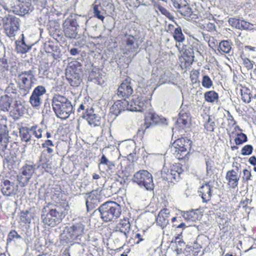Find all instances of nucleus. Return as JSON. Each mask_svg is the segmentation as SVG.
I'll return each instance as SVG.
<instances>
[{"label": "nucleus", "instance_id": "39", "mask_svg": "<svg viewBox=\"0 0 256 256\" xmlns=\"http://www.w3.org/2000/svg\"><path fill=\"white\" fill-rule=\"evenodd\" d=\"M16 50L18 52L21 54H25L30 49L31 46H28L26 44L24 39L22 41H16Z\"/></svg>", "mask_w": 256, "mask_h": 256}, {"label": "nucleus", "instance_id": "29", "mask_svg": "<svg viewBox=\"0 0 256 256\" xmlns=\"http://www.w3.org/2000/svg\"><path fill=\"white\" fill-rule=\"evenodd\" d=\"M201 246L194 243L192 246H187L184 250V254L186 256H196L198 254Z\"/></svg>", "mask_w": 256, "mask_h": 256}, {"label": "nucleus", "instance_id": "54", "mask_svg": "<svg viewBox=\"0 0 256 256\" xmlns=\"http://www.w3.org/2000/svg\"><path fill=\"white\" fill-rule=\"evenodd\" d=\"M17 178L19 184L22 186L28 184L30 180L26 176L22 174V170H21V172L18 175Z\"/></svg>", "mask_w": 256, "mask_h": 256}, {"label": "nucleus", "instance_id": "11", "mask_svg": "<svg viewBox=\"0 0 256 256\" xmlns=\"http://www.w3.org/2000/svg\"><path fill=\"white\" fill-rule=\"evenodd\" d=\"M134 180L140 186H144L147 190L154 188L153 178L151 173L146 170H140L134 174Z\"/></svg>", "mask_w": 256, "mask_h": 256}, {"label": "nucleus", "instance_id": "48", "mask_svg": "<svg viewBox=\"0 0 256 256\" xmlns=\"http://www.w3.org/2000/svg\"><path fill=\"white\" fill-rule=\"evenodd\" d=\"M194 56H190L188 55H184L183 60H181V66L186 68L189 67L194 62Z\"/></svg>", "mask_w": 256, "mask_h": 256}, {"label": "nucleus", "instance_id": "50", "mask_svg": "<svg viewBox=\"0 0 256 256\" xmlns=\"http://www.w3.org/2000/svg\"><path fill=\"white\" fill-rule=\"evenodd\" d=\"M248 137L245 134L240 132V134H237V136L234 138V142L236 144H242L244 142H247Z\"/></svg>", "mask_w": 256, "mask_h": 256}, {"label": "nucleus", "instance_id": "42", "mask_svg": "<svg viewBox=\"0 0 256 256\" xmlns=\"http://www.w3.org/2000/svg\"><path fill=\"white\" fill-rule=\"evenodd\" d=\"M20 218L24 223L30 224L32 220L34 218L33 214L30 212L29 210L21 211Z\"/></svg>", "mask_w": 256, "mask_h": 256}, {"label": "nucleus", "instance_id": "61", "mask_svg": "<svg viewBox=\"0 0 256 256\" xmlns=\"http://www.w3.org/2000/svg\"><path fill=\"white\" fill-rule=\"evenodd\" d=\"M148 128H146V126L145 124V122L144 121V122L142 126H140V128L138 129V132H136V136L140 140H142L144 136L145 132Z\"/></svg>", "mask_w": 256, "mask_h": 256}, {"label": "nucleus", "instance_id": "4", "mask_svg": "<svg viewBox=\"0 0 256 256\" xmlns=\"http://www.w3.org/2000/svg\"><path fill=\"white\" fill-rule=\"evenodd\" d=\"M30 0H8L6 2L2 1L0 3L7 11H12L15 14L24 15L30 10L32 6Z\"/></svg>", "mask_w": 256, "mask_h": 256}, {"label": "nucleus", "instance_id": "52", "mask_svg": "<svg viewBox=\"0 0 256 256\" xmlns=\"http://www.w3.org/2000/svg\"><path fill=\"white\" fill-rule=\"evenodd\" d=\"M22 236L20 234H18L17 232L15 230H10L8 236L6 238L7 242H11L13 240L15 239L21 238Z\"/></svg>", "mask_w": 256, "mask_h": 256}, {"label": "nucleus", "instance_id": "17", "mask_svg": "<svg viewBox=\"0 0 256 256\" xmlns=\"http://www.w3.org/2000/svg\"><path fill=\"white\" fill-rule=\"evenodd\" d=\"M226 180L229 188H238L240 181V175L234 170H228L226 175Z\"/></svg>", "mask_w": 256, "mask_h": 256}, {"label": "nucleus", "instance_id": "6", "mask_svg": "<svg viewBox=\"0 0 256 256\" xmlns=\"http://www.w3.org/2000/svg\"><path fill=\"white\" fill-rule=\"evenodd\" d=\"M82 65L80 62L74 60L70 62L66 69V78L70 86H78L82 82L81 75L82 73Z\"/></svg>", "mask_w": 256, "mask_h": 256}, {"label": "nucleus", "instance_id": "41", "mask_svg": "<svg viewBox=\"0 0 256 256\" xmlns=\"http://www.w3.org/2000/svg\"><path fill=\"white\" fill-rule=\"evenodd\" d=\"M172 36L174 41L176 42H182L185 40V36L182 34L180 26H178L172 32Z\"/></svg>", "mask_w": 256, "mask_h": 256}, {"label": "nucleus", "instance_id": "53", "mask_svg": "<svg viewBox=\"0 0 256 256\" xmlns=\"http://www.w3.org/2000/svg\"><path fill=\"white\" fill-rule=\"evenodd\" d=\"M215 123L210 117H208V120L204 125V128L208 132H213L214 130Z\"/></svg>", "mask_w": 256, "mask_h": 256}, {"label": "nucleus", "instance_id": "55", "mask_svg": "<svg viewBox=\"0 0 256 256\" xmlns=\"http://www.w3.org/2000/svg\"><path fill=\"white\" fill-rule=\"evenodd\" d=\"M30 130L32 132L33 134L38 139L42 136V130L37 125L33 126L30 128Z\"/></svg>", "mask_w": 256, "mask_h": 256}, {"label": "nucleus", "instance_id": "1", "mask_svg": "<svg viewBox=\"0 0 256 256\" xmlns=\"http://www.w3.org/2000/svg\"><path fill=\"white\" fill-rule=\"evenodd\" d=\"M52 202L48 203V212L42 214V222L44 226L54 227L60 224L68 213L69 204L66 198H62V192L53 196Z\"/></svg>", "mask_w": 256, "mask_h": 256}, {"label": "nucleus", "instance_id": "20", "mask_svg": "<svg viewBox=\"0 0 256 256\" xmlns=\"http://www.w3.org/2000/svg\"><path fill=\"white\" fill-rule=\"evenodd\" d=\"M170 212L169 209L163 208L161 209L156 216L158 224L162 228H164L169 224L170 219Z\"/></svg>", "mask_w": 256, "mask_h": 256}, {"label": "nucleus", "instance_id": "31", "mask_svg": "<svg viewBox=\"0 0 256 256\" xmlns=\"http://www.w3.org/2000/svg\"><path fill=\"white\" fill-rule=\"evenodd\" d=\"M232 48L231 42L228 40H222L218 46V50L222 54H225L231 52Z\"/></svg>", "mask_w": 256, "mask_h": 256}, {"label": "nucleus", "instance_id": "10", "mask_svg": "<svg viewBox=\"0 0 256 256\" xmlns=\"http://www.w3.org/2000/svg\"><path fill=\"white\" fill-rule=\"evenodd\" d=\"M18 80L20 90H24L25 94L28 93L34 80L33 71L28 70L21 72L18 76Z\"/></svg>", "mask_w": 256, "mask_h": 256}, {"label": "nucleus", "instance_id": "40", "mask_svg": "<svg viewBox=\"0 0 256 256\" xmlns=\"http://www.w3.org/2000/svg\"><path fill=\"white\" fill-rule=\"evenodd\" d=\"M101 164L106 165L108 168L107 171H112L115 168V164L114 162L110 161L104 154H102L100 159V162L98 164V167L100 168Z\"/></svg>", "mask_w": 256, "mask_h": 256}, {"label": "nucleus", "instance_id": "44", "mask_svg": "<svg viewBox=\"0 0 256 256\" xmlns=\"http://www.w3.org/2000/svg\"><path fill=\"white\" fill-rule=\"evenodd\" d=\"M178 12L183 16L190 18L192 14V9L190 8L188 4L182 5V4Z\"/></svg>", "mask_w": 256, "mask_h": 256}, {"label": "nucleus", "instance_id": "60", "mask_svg": "<svg viewBox=\"0 0 256 256\" xmlns=\"http://www.w3.org/2000/svg\"><path fill=\"white\" fill-rule=\"evenodd\" d=\"M34 92L36 94L38 98H40V96H42L45 94L46 92V88L42 86H38L33 90Z\"/></svg>", "mask_w": 256, "mask_h": 256}, {"label": "nucleus", "instance_id": "45", "mask_svg": "<svg viewBox=\"0 0 256 256\" xmlns=\"http://www.w3.org/2000/svg\"><path fill=\"white\" fill-rule=\"evenodd\" d=\"M54 146L52 140H46L43 144H42V146L46 151V152L48 154H52V153L54 152V149L52 148V147H54Z\"/></svg>", "mask_w": 256, "mask_h": 256}, {"label": "nucleus", "instance_id": "15", "mask_svg": "<svg viewBox=\"0 0 256 256\" xmlns=\"http://www.w3.org/2000/svg\"><path fill=\"white\" fill-rule=\"evenodd\" d=\"M78 26L76 20H66L63 24L65 36L68 38H76L78 34L76 32Z\"/></svg>", "mask_w": 256, "mask_h": 256}, {"label": "nucleus", "instance_id": "46", "mask_svg": "<svg viewBox=\"0 0 256 256\" xmlns=\"http://www.w3.org/2000/svg\"><path fill=\"white\" fill-rule=\"evenodd\" d=\"M171 221L172 223V226L175 228H179L184 229L186 228V224L181 222V216H174L171 218Z\"/></svg>", "mask_w": 256, "mask_h": 256}, {"label": "nucleus", "instance_id": "57", "mask_svg": "<svg viewBox=\"0 0 256 256\" xmlns=\"http://www.w3.org/2000/svg\"><path fill=\"white\" fill-rule=\"evenodd\" d=\"M200 74V70H192L190 71V78L192 82L196 83L198 81V78Z\"/></svg>", "mask_w": 256, "mask_h": 256}, {"label": "nucleus", "instance_id": "13", "mask_svg": "<svg viewBox=\"0 0 256 256\" xmlns=\"http://www.w3.org/2000/svg\"><path fill=\"white\" fill-rule=\"evenodd\" d=\"M184 172L182 164L175 163L170 166V170H168L165 178L170 182H175L179 180L180 174Z\"/></svg>", "mask_w": 256, "mask_h": 256}, {"label": "nucleus", "instance_id": "25", "mask_svg": "<svg viewBox=\"0 0 256 256\" xmlns=\"http://www.w3.org/2000/svg\"><path fill=\"white\" fill-rule=\"evenodd\" d=\"M228 24L239 30H248L252 26V24L250 22L236 18H230Z\"/></svg>", "mask_w": 256, "mask_h": 256}, {"label": "nucleus", "instance_id": "3", "mask_svg": "<svg viewBox=\"0 0 256 256\" xmlns=\"http://www.w3.org/2000/svg\"><path fill=\"white\" fill-rule=\"evenodd\" d=\"M52 108L57 116L66 119L72 112V105L65 96L56 94L52 98Z\"/></svg>", "mask_w": 256, "mask_h": 256}, {"label": "nucleus", "instance_id": "19", "mask_svg": "<svg viewBox=\"0 0 256 256\" xmlns=\"http://www.w3.org/2000/svg\"><path fill=\"white\" fill-rule=\"evenodd\" d=\"M198 194L202 198L203 202L207 203L210 201L212 196V187L209 182L204 183L199 188Z\"/></svg>", "mask_w": 256, "mask_h": 256}, {"label": "nucleus", "instance_id": "27", "mask_svg": "<svg viewBox=\"0 0 256 256\" xmlns=\"http://www.w3.org/2000/svg\"><path fill=\"white\" fill-rule=\"evenodd\" d=\"M93 14H94V16L98 19L104 22L106 14V12L100 4L94 3L93 4Z\"/></svg>", "mask_w": 256, "mask_h": 256}, {"label": "nucleus", "instance_id": "47", "mask_svg": "<svg viewBox=\"0 0 256 256\" xmlns=\"http://www.w3.org/2000/svg\"><path fill=\"white\" fill-rule=\"evenodd\" d=\"M154 7L156 9H158L160 12L162 14L164 15L170 20H173L174 16H172L170 12H169V11H168V10H166V9L164 8V7L162 6L160 4H155Z\"/></svg>", "mask_w": 256, "mask_h": 256}, {"label": "nucleus", "instance_id": "62", "mask_svg": "<svg viewBox=\"0 0 256 256\" xmlns=\"http://www.w3.org/2000/svg\"><path fill=\"white\" fill-rule=\"evenodd\" d=\"M252 172L250 170L244 169L243 170L242 180L244 182L251 180Z\"/></svg>", "mask_w": 256, "mask_h": 256}, {"label": "nucleus", "instance_id": "38", "mask_svg": "<svg viewBox=\"0 0 256 256\" xmlns=\"http://www.w3.org/2000/svg\"><path fill=\"white\" fill-rule=\"evenodd\" d=\"M30 128L28 127H22L20 130V136L22 142H28L32 139V136L30 134Z\"/></svg>", "mask_w": 256, "mask_h": 256}, {"label": "nucleus", "instance_id": "59", "mask_svg": "<svg viewBox=\"0 0 256 256\" xmlns=\"http://www.w3.org/2000/svg\"><path fill=\"white\" fill-rule=\"evenodd\" d=\"M254 148L251 144H246L242 148L241 154L243 156L251 154Z\"/></svg>", "mask_w": 256, "mask_h": 256}, {"label": "nucleus", "instance_id": "30", "mask_svg": "<svg viewBox=\"0 0 256 256\" xmlns=\"http://www.w3.org/2000/svg\"><path fill=\"white\" fill-rule=\"evenodd\" d=\"M36 168V164L33 162H31L30 164L26 163L21 168L22 170V174L26 176L30 180L32 178V176L34 173Z\"/></svg>", "mask_w": 256, "mask_h": 256}, {"label": "nucleus", "instance_id": "8", "mask_svg": "<svg viewBox=\"0 0 256 256\" xmlns=\"http://www.w3.org/2000/svg\"><path fill=\"white\" fill-rule=\"evenodd\" d=\"M130 102V111L142 112L150 104V97L148 94L142 92H136L134 98Z\"/></svg>", "mask_w": 256, "mask_h": 256}, {"label": "nucleus", "instance_id": "21", "mask_svg": "<svg viewBox=\"0 0 256 256\" xmlns=\"http://www.w3.org/2000/svg\"><path fill=\"white\" fill-rule=\"evenodd\" d=\"M99 202H100V198L98 191L92 190L91 192L89 193L86 200L88 210H92L95 208L96 206H98Z\"/></svg>", "mask_w": 256, "mask_h": 256}, {"label": "nucleus", "instance_id": "51", "mask_svg": "<svg viewBox=\"0 0 256 256\" xmlns=\"http://www.w3.org/2000/svg\"><path fill=\"white\" fill-rule=\"evenodd\" d=\"M60 26L58 22L56 21L50 22L48 29L52 34H56L60 32Z\"/></svg>", "mask_w": 256, "mask_h": 256}, {"label": "nucleus", "instance_id": "63", "mask_svg": "<svg viewBox=\"0 0 256 256\" xmlns=\"http://www.w3.org/2000/svg\"><path fill=\"white\" fill-rule=\"evenodd\" d=\"M243 64L247 70H252L254 67V62H252L248 58H244L243 60Z\"/></svg>", "mask_w": 256, "mask_h": 256}, {"label": "nucleus", "instance_id": "26", "mask_svg": "<svg viewBox=\"0 0 256 256\" xmlns=\"http://www.w3.org/2000/svg\"><path fill=\"white\" fill-rule=\"evenodd\" d=\"M1 190L4 196H10L16 194L14 183L8 180H5L2 182Z\"/></svg>", "mask_w": 256, "mask_h": 256}, {"label": "nucleus", "instance_id": "5", "mask_svg": "<svg viewBox=\"0 0 256 256\" xmlns=\"http://www.w3.org/2000/svg\"><path fill=\"white\" fill-rule=\"evenodd\" d=\"M2 26L6 36L14 40L20 28V19L14 14H8L2 18Z\"/></svg>", "mask_w": 256, "mask_h": 256}, {"label": "nucleus", "instance_id": "7", "mask_svg": "<svg viewBox=\"0 0 256 256\" xmlns=\"http://www.w3.org/2000/svg\"><path fill=\"white\" fill-rule=\"evenodd\" d=\"M192 142L186 137H181L176 140L172 145L174 148V155L178 160H184L188 154Z\"/></svg>", "mask_w": 256, "mask_h": 256}, {"label": "nucleus", "instance_id": "18", "mask_svg": "<svg viewBox=\"0 0 256 256\" xmlns=\"http://www.w3.org/2000/svg\"><path fill=\"white\" fill-rule=\"evenodd\" d=\"M116 232H120L123 234L126 238L128 236L129 232L130 230V224L128 218H124L121 219L118 223L114 228Z\"/></svg>", "mask_w": 256, "mask_h": 256}, {"label": "nucleus", "instance_id": "16", "mask_svg": "<svg viewBox=\"0 0 256 256\" xmlns=\"http://www.w3.org/2000/svg\"><path fill=\"white\" fill-rule=\"evenodd\" d=\"M130 102L126 100H118L110 108L112 114L118 116L122 111L130 110Z\"/></svg>", "mask_w": 256, "mask_h": 256}, {"label": "nucleus", "instance_id": "2", "mask_svg": "<svg viewBox=\"0 0 256 256\" xmlns=\"http://www.w3.org/2000/svg\"><path fill=\"white\" fill-rule=\"evenodd\" d=\"M98 210L101 219L104 222L116 220L122 212L121 206L114 200L106 201L100 206Z\"/></svg>", "mask_w": 256, "mask_h": 256}, {"label": "nucleus", "instance_id": "43", "mask_svg": "<svg viewBox=\"0 0 256 256\" xmlns=\"http://www.w3.org/2000/svg\"><path fill=\"white\" fill-rule=\"evenodd\" d=\"M252 202V198H245L240 202L238 208H243L246 212H250L253 208H251L250 206Z\"/></svg>", "mask_w": 256, "mask_h": 256}, {"label": "nucleus", "instance_id": "33", "mask_svg": "<svg viewBox=\"0 0 256 256\" xmlns=\"http://www.w3.org/2000/svg\"><path fill=\"white\" fill-rule=\"evenodd\" d=\"M120 190V188L118 186V182H114L108 188L102 190V192L106 198H109L114 194L118 192Z\"/></svg>", "mask_w": 256, "mask_h": 256}, {"label": "nucleus", "instance_id": "58", "mask_svg": "<svg viewBox=\"0 0 256 256\" xmlns=\"http://www.w3.org/2000/svg\"><path fill=\"white\" fill-rule=\"evenodd\" d=\"M7 134L5 132H0V148L3 149L7 146Z\"/></svg>", "mask_w": 256, "mask_h": 256}, {"label": "nucleus", "instance_id": "14", "mask_svg": "<svg viewBox=\"0 0 256 256\" xmlns=\"http://www.w3.org/2000/svg\"><path fill=\"white\" fill-rule=\"evenodd\" d=\"M144 121L145 122L146 128H148L150 126L164 124V121H166V119L158 115L155 112L150 111L145 114Z\"/></svg>", "mask_w": 256, "mask_h": 256}, {"label": "nucleus", "instance_id": "37", "mask_svg": "<svg viewBox=\"0 0 256 256\" xmlns=\"http://www.w3.org/2000/svg\"><path fill=\"white\" fill-rule=\"evenodd\" d=\"M182 232L175 238V250L178 254H181L185 246V242L181 237Z\"/></svg>", "mask_w": 256, "mask_h": 256}, {"label": "nucleus", "instance_id": "24", "mask_svg": "<svg viewBox=\"0 0 256 256\" xmlns=\"http://www.w3.org/2000/svg\"><path fill=\"white\" fill-rule=\"evenodd\" d=\"M191 121V116L187 109L181 108L177 119V122L180 126H186Z\"/></svg>", "mask_w": 256, "mask_h": 256}, {"label": "nucleus", "instance_id": "56", "mask_svg": "<svg viewBox=\"0 0 256 256\" xmlns=\"http://www.w3.org/2000/svg\"><path fill=\"white\" fill-rule=\"evenodd\" d=\"M202 85L205 88H210L212 86V80L208 76L204 75L202 78Z\"/></svg>", "mask_w": 256, "mask_h": 256}, {"label": "nucleus", "instance_id": "9", "mask_svg": "<svg viewBox=\"0 0 256 256\" xmlns=\"http://www.w3.org/2000/svg\"><path fill=\"white\" fill-rule=\"evenodd\" d=\"M85 112L83 113L82 118L88 122L90 126H100L101 124V117L94 113L93 108H90L86 103L80 104L78 112L81 110Z\"/></svg>", "mask_w": 256, "mask_h": 256}, {"label": "nucleus", "instance_id": "36", "mask_svg": "<svg viewBox=\"0 0 256 256\" xmlns=\"http://www.w3.org/2000/svg\"><path fill=\"white\" fill-rule=\"evenodd\" d=\"M252 94L250 88L243 87L241 88V99L244 102L248 104L251 102Z\"/></svg>", "mask_w": 256, "mask_h": 256}, {"label": "nucleus", "instance_id": "32", "mask_svg": "<svg viewBox=\"0 0 256 256\" xmlns=\"http://www.w3.org/2000/svg\"><path fill=\"white\" fill-rule=\"evenodd\" d=\"M136 38L132 35H128L126 38V45L128 48V52H134L138 48V45L136 43Z\"/></svg>", "mask_w": 256, "mask_h": 256}, {"label": "nucleus", "instance_id": "23", "mask_svg": "<svg viewBox=\"0 0 256 256\" xmlns=\"http://www.w3.org/2000/svg\"><path fill=\"white\" fill-rule=\"evenodd\" d=\"M84 226L81 223L74 224L68 228V232L71 238L76 239L83 234Z\"/></svg>", "mask_w": 256, "mask_h": 256}, {"label": "nucleus", "instance_id": "22", "mask_svg": "<svg viewBox=\"0 0 256 256\" xmlns=\"http://www.w3.org/2000/svg\"><path fill=\"white\" fill-rule=\"evenodd\" d=\"M52 156L46 154V151H42L40 158L39 167H41L46 172H48L52 168V162L50 160Z\"/></svg>", "mask_w": 256, "mask_h": 256}, {"label": "nucleus", "instance_id": "28", "mask_svg": "<svg viewBox=\"0 0 256 256\" xmlns=\"http://www.w3.org/2000/svg\"><path fill=\"white\" fill-rule=\"evenodd\" d=\"M12 100V98L8 95L1 96L0 98V110L4 112L8 111Z\"/></svg>", "mask_w": 256, "mask_h": 256}, {"label": "nucleus", "instance_id": "64", "mask_svg": "<svg viewBox=\"0 0 256 256\" xmlns=\"http://www.w3.org/2000/svg\"><path fill=\"white\" fill-rule=\"evenodd\" d=\"M173 6L177 8L178 11L180 10V8L182 6V0H172Z\"/></svg>", "mask_w": 256, "mask_h": 256}, {"label": "nucleus", "instance_id": "12", "mask_svg": "<svg viewBox=\"0 0 256 256\" xmlns=\"http://www.w3.org/2000/svg\"><path fill=\"white\" fill-rule=\"evenodd\" d=\"M134 92L130 78H126L118 88V95L120 98L126 100Z\"/></svg>", "mask_w": 256, "mask_h": 256}, {"label": "nucleus", "instance_id": "34", "mask_svg": "<svg viewBox=\"0 0 256 256\" xmlns=\"http://www.w3.org/2000/svg\"><path fill=\"white\" fill-rule=\"evenodd\" d=\"M88 80L99 84L104 82L102 74L99 70H91L89 74Z\"/></svg>", "mask_w": 256, "mask_h": 256}, {"label": "nucleus", "instance_id": "35", "mask_svg": "<svg viewBox=\"0 0 256 256\" xmlns=\"http://www.w3.org/2000/svg\"><path fill=\"white\" fill-rule=\"evenodd\" d=\"M218 94L214 90L207 91L204 94V98L206 102L214 103L218 100Z\"/></svg>", "mask_w": 256, "mask_h": 256}, {"label": "nucleus", "instance_id": "49", "mask_svg": "<svg viewBox=\"0 0 256 256\" xmlns=\"http://www.w3.org/2000/svg\"><path fill=\"white\" fill-rule=\"evenodd\" d=\"M29 101L33 107H38L40 106V98H38L34 91L30 96Z\"/></svg>", "mask_w": 256, "mask_h": 256}]
</instances>
